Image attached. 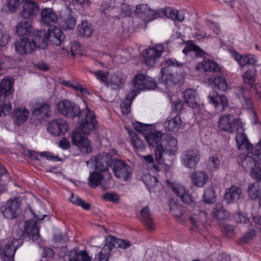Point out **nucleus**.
<instances>
[{
	"mask_svg": "<svg viewBox=\"0 0 261 261\" xmlns=\"http://www.w3.org/2000/svg\"><path fill=\"white\" fill-rule=\"evenodd\" d=\"M239 161L241 162L242 167L246 170H252L255 167L260 166L261 161L259 156L242 154L238 158Z\"/></svg>",
	"mask_w": 261,
	"mask_h": 261,
	"instance_id": "6ab92c4d",
	"label": "nucleus"
},
{
	"mask_svg": "<svg viewBox=\"0 0 261 261\" xmlns=\"http://www.w3.org/2000/svg\"><path fill=\"white\" fill-rule=\"evenodd\" d=\"M99 172L101 171H97L95 170L90 174L88 178V184L90 187L95 188L101 184L105 175Z\"/></svg>",
	"mask_w": 261,
	"mask_h": 261,
	"instance_id": "ea45409f",
	"label": "nucleus"
},
{
	"mask_svg": "<svg viewBox=\"0 0 261 261\" xmlns=\"http://www.w3.org/2000/svg\"><path fill=\"white\" fill-rule=\"evenodd\" d=\"M59 17L52 8H45L41 12V22L50 28L55 24H58Z\"/></svg>",
	"mask_w": 261,
	"mask_h": 261,
	"instance_id": "a211bd4d",
	"label": "nucleus"
},
{
	"mask_svg": "<svg viewBox=\"0 0 261 261\" xmlns=\"http://www.w3.org/2000/svg\"><path fill=\"white\" fill-rule=\"evenodd\" d=\"M39 224L34 220L25 221L24 231L21 232V236L26 233L33 241L37 240L39 237Z\"/></svg>",
	"mask_w": 261,
	"mask_h": 261,
	"instance_id": "aec40b11",
	"label": "nucleus"
},
{
	"mask_svg": "<svg viewBox=\"0 0 261 261\" xmlns=\"http://www.w3.org/2000/svg\"><path fill=\"white\" fill-rule=\"evenodd\" d=\"M92 73L95 75L96 78L101 83L107 84L108 83V74L106 72H103L101 70L97 71H92Z\"/></svg>",
	"mask_w": 261,
	"mask_h": 261,
	"instance_id": "e2e57ef3",
	"label": "nucleus"
},
{
	"mask_svg": "<svg viewBox=\"0 0 261 261\" xmlns=\"http://www.w3.org/2000/svg\"><path fill=\"white\" fill-rule=\"evenodd\" d=\"M201 69H203L205 72H217L220 70V68L216 62L210 60L206 61L204 60L197 65L196 69L197 71H200Z\"/></svg>",
	"mask_w": 261,
	"mask_h": 261,
	"instance_id": "c9c22d12",
	"label": "nucleus"
},
{
	"mask_svg": "<svg viewBox=\"0 0 261 261\" xmlns=\"http://www.w3.org/2000/svg\"><path fill=\"white\" fill-rule=\"evenodd\" d=\"M14 79L12 77H6L0 82V92L6 96L11 94L14 92Z\"/></svg>",
	"mask_w": 261,
	"mask_h": 261,
	"instance_id": "f704fd0d",
	"label": "nucleus"
},
{
	"mask_svg": "<svg viewBox=\"0 0 261 261\" xmlns=\"http://www.w3.org/2000/svg\"><path fill=\"white\" fill-rule=\"evenodd\" d=\"M242 190L237 186H232L225 191L224 199L227 203L237 201L241 197Z\"/></svg>",
	"mask_w": 261,
	"mask_h": 261,
	"instance_id": "7c9ffc66",
	"label": "nucleus"
},
{
	"mask_svg": "<svg viewBox=\"0 0 261 261\" xmlns=\"http://www.w3.org/2000/svg\"><path fill=\"white\" fill-rule=\"evenodd\" d=\"M80 126L75 128L71 134V141L73 145L81 143L87 139L90 132L97 125V121L93 112H88L84 119L78 121Z\"/></svg>",
	"mask_w": 261,
	"mask_h": 261,
	"instance_id": "f03ea898",
	"label": "nucleus"
},
{
	"mask_svg": "<svg viewBox=\"0 0 261 261\" xmlns=\"http://www.w3.org/2000/svg\"><path fill=\"white\" fill-rule=\"evenodd\" d=\"M30 115L29 111L25 107H20L14 111L12 114L13 120L17 125L25 122Z\"/></svg>",
	"mask_w": 261,
	"mask_h": 261,
	"instance_id": "cd10ccee",
	"label": "nucleus"
},
{
	"mask_svg": "<svg viewBox=\"0 0 261 261\" xmlns=\"http://www.w3.org/2000/svg\"><path fill=\"white\" fill-rule=\"evenodd\" d=\"M23 0H8L7 5L9 9L14 12L19 8L23 3Z\"/></svg>",
	"mask_w": 261,
	"mask_h": 261,
	"instance_id": "052dcab7",
	"label": "nucleus"
},
{
	"mask_svg": "<svg viewBox=\"0 0 261 261\" xmlns=\"http://www.w3.org/2000/svg\"><path fill=\"white\" fill-rule=\"evenodd\" d=\"M110 253H103L102 252H99L95 257L93 261H108Z\"/></svg>",
	"mask_w": 261,
	"mask_h": 261,
	"instance_id": "774afa93",
	"label": "nucleus"
},
{
	"mask_svg": "<svg viewBox=\"0 0 261 261\" xmlns=\"http://www.w3.org/2000/svg\"><path fill=\"white\" fill-rule=\"evenodd\" d=\"M47 32L48 41L56 45L61 44L65 39V36L62 30L58 27H51L50 28H48Z\"/></svg>",
	"mask_w": 261,
	"mask_h": 261,
	"instance_id": "b1692460",
	"label": "nucleus"
},
{
	"mask_svg": "<svg viewBox=\"0 0 261 261\" xmlns=\"http://www.w3.org/2000/svg\"><path fill=\"white\" fill-rule=\"evenodd\" d=\"M131 6L125 4L121 3L120 5V17H130L132 13Z\"/></svg>",
	"mask_w": 261,
	"mask_h": 261,
	"instance_id": "6e6d98bb",
	"label": "nucleus"
},
{
	"mask_svg": "<svg viewBox=\"0 0 261 261\" xmlns=\"http://www.w3.org/2000/svg\"><path fill=\"white\" fill-rule=\"evenodd\" d=\"M76 24V19L70 13H64L59 17L58 24L64 30L73 29Z\"/></svg>",
	"mask_w": 261,
	"mask_h": 261,
	"instance_id": "bb28decb",
	"label": "nucleus"
},
{
	"mask_svg": "<svg viewBox=\"0 0 261 261\" xmlns=\"http://www.w3.org/2000/svg\"><path fill=\"white\" fill-rule=\"evenodd\" d=\"M256 74V70L254 68L247 70L244 74V82L245 84L248 85L249 88H251L254 84Z\"/></svg>",
	"mask_w": 261,
	"mask_h": 261,
	"instance_id": "37998d69",
	"label": "nucleus"
},
{
	"mask_svg": "<svg viewBox=\"0 0 261 261\" xmlns=\"http://www.w3.org/2000/svg\"><path fill=\"white\" fill-rule=\"evenodd\" d=\"M165 66L161 70V76L160 79L161 83L166 86H170L177 84L179 82V79L175 73H171L170 68L172 67H179L182 65L174 58L166 59L163 63Z\"/></svg>",
	"mask_w": 261,
	"mask_h": 261,
	"instance_id": "39448f33",
	"label": "nucleus"
},
{
	"mask_svg": "<svg viewBox=\"0 0 261 261\" xmlns=\"http://www.w3.org/2000/svg\"><path fill=\"white\" fill-rule=\"evenodd\" d=\"M77 31L79 36L89 37L93 31V29L89 22L87 21H82L77 26Z\"/></svg>",
	"mask_w": 261,
	"mask_h": 261,
	"instance_id": "4c0bfd02",
	"label": "nucleus"
},
{
	"mask_svg": "<svg viewBox=\"0 0 261 261\" xmlns=\"http://www.w3.org/2000/svg\"><path fill=\"white\" fill-rule=\"evenodd\" d=\"M23 244L21 238L9 240L4 247L0 245V254H3V261H14V256L17 249Z\"/></svg>",
	"mask_w": 261,
	"mask_h": 261,
	"instance_id": "6e6552de",
	"label": "nucleus"
},
{
	"mask_svg": "<svg viewBox=\"0 0 261 261\" xmlns=\"http://www.w3.org/2000/svg\"><path fill=\"white\" fill-rule=\"evenodd\" d=\"M133 125L135 130L141 133L144 136L146 135L151 129H154L152 125L143 124L139 122H134L133 123Z\"/></svg>",
	"mask_w": 261,
	"mask_h": 261,
	"instance_id": "09e8293b",
	"label": "nucleus"
},
{
	"mask_svg": "<svg viewBox=\"0 0 261 261\" xmlns=\"http://www.w3.org/2000/svg\"><path fill=\"white\" fill-rule=\"evenodd\" d=\"M21 211L19 199L15 198L9 200L5 205L3 215L8 219H12L17 217Z\"/></svg>",
	"mask_w": 261,
	"mask_h": 261,
	"instance_id": "f8f14e48",
	"label": "nucleus"
},
{
	"mask_svg": "<svg viewBox=\"0 0 261 261\" xmlns=\"http://www.w3.org/2000/svg\"><path fill=\"white\" fill-rule=\"evenodd\" d=\"M31 40L35 45V48H45L48 42L47 32L44 30L37 31L31 38Z\"/></svg>",
	"mask_w": 261,
	"mask_h": 261,
	"instance_id": "5701e85b",
	"label": "nucleus"
},
{
	"mask_svg": "<svg viewBox=\"0 0 261 261\" xmlns=\"http://www.w3.org/2000/svg\"><path fill=\"white\" fill-rule=\"evenodd\" d=\"M51 113L50 105L45 102L36 103L31 115V119L36 124L41 123L45 119L49 117Z\"/></svg>",
	"mask_w": 261,
	"mask_h": 261,
	"instance_id": "1a4fd4ad",
	"label": "nucleus"
},
{
	"mask_svg": "<svg viewBox=\"0 0 261 261\" xmlns=\"http://www.w3.org/2000/svg\"><path fill=\"white\" fill-rule=\"evenodd\" d=\"M134 86L138 90H150L154 89L156 86V84L151 77L140 74L135 76Z\"/></svg>",
	"mask_w": 261,
	"mask_h": 261,
	"instance_id": "2eb2a0df",
	"label": "nucleus"
},
{
	"mask_svg": "<svg viewBox=\"0 0 261 261\" xmlns=\"http://www.w3.org/2000/svg\"><path fill=\"white\" fill-rule=\"evenodd\" d=\"M68 127L65 120L59 119L49 123L47 132L54 136H59L66 133L68 130Z\"/></svg>",
	"mask_w": 261,
	"mask_h": 261,
	"instance_id": "4be33fe9",
	"label": "nucleus"
},
{
	"mask_svg": "<svg viewBox=\"0 0 261 261\" xmlns=\"http://www.w3.org/2000/svg\"><path fill=\"white\" fill-rule=\"evenodd\" d=\"M39 10V6L36 3L32 1H27L23 4L20 15L24 19L31 21L38 13Z\"/></svg>",
	"mask_w": 261,
	"mask_h": 261,
	"instance_id": "4468645a",
	"label": "nucleus"
},
{
	"mask_svg": "<svg viewBox=\"0 0 261 261\" xmlns=\"http://www.w3.org/2000/svg\"><path fill=\"white\" fill-rule=\"evenodd\" d=\"M32 31V21L26 19L22 20L16 25V33L18 36L28 37Z\"/></svg>",
	"mask_w": 261,
	"mask_h": 261,
	"instance_id": "72a5a7b5",
	"label": "nucleus"
},
{
	"mask_svg": "<svg viewBox=\"0 0 261 261\" xmlns=\"http://www.w3.org/2000/svg\"><path fill=\"white\" fill-rule=\"evenodd\" d=\"M113 158L110 153L101 152L95 157V166L97 171L107 173V177L110 178L111 174L109 172V167H111Z\"/></svg>",
	"mask_w": 261,
	"mask_h": 261,
	"instance_id": "9d476101",
	"label": "nucleus"
},
{
	"mask_svg": "<svg viewBox=\"0 0 261 261\" xmlns=\"http://www.w3.org/2000/svg\"><path fill=\"white\" fill-rule=\"evenodd\" d=\"M249 145H248L247 147H244L242 149H239L240 150H243L247 149L248 150H251V152H249L251 155L255 156L256 155H257L259 156V155H261V144L260 142H258L255 146L253 147L252 145L251 144L248 142Z\"/></svg>",
	"mask_w": 261,
	"mask_h": 261,
	"instance_id": "864d4df0",
	"label": "nucleus"
},
{
	"mask_svg": "<svg viewBox=\"0 0 261 261\" xmlns=\"http://www.w3.org/2000/svg\"><path fill=\"white\" fill-rule=\"evenodd\" d=\"M208 101L220 111H223L228 106L227 97L223 95H219L215 90L211 91L208 96Z\"/></svg>",
	"mask_w": 261,
	"mask_h": 261,
	"instance_id": "412c9836",
	"label": "nucleus"
},
{
	"mask_svg": "<svg viewBox=\"0 0 261 261\" xmlns=\"http://www.w3.org/2000/svg\"><path fill=\"white\" fill-rule=\"evenodd\" d=\"M203 201L206 203H212L215 201V191L212 188L206 189L204 192Z\"/></svg>",
	"mask_w": 261,
	"mask_h": 261,
	"instance_id": "3c124183",
	"label": "nucleus"
},
{
	"mask_svg": "<svg viewBox=\"0 0 261 261\" xmlns=\"http://www.w3.org/2000/svg\"><path fill=\"white\" fill-rule=\"evenodd\" d=\"M159 10H163L165 13L164 15L160 16V17L166 16L174 21L178 22H182L185 19V12L183 11H178L172 8H164Z\"/></svg>",
	"mask_w": 261,
	"mask_h": 261,
	"instance_id": "c756f323",
	"label": "nucleus"
},
{
	"mask_svg": "<svg viewBox=\"0 0 261 261\" xmlns=\"http://www.w3.org/2000/svg\"><path fill=\"white\" fill-rule=\"evenodd\" d=\"M168 186L172 190V191L180 198L187 193L185 187L180 184L170 183L168 182Z\"/></svg>",
	"mask_w": 261,
	"mask_h": 261,
	"instance_id": "de8ad7c7",
	"label": "nucleus"
},
{
	"mask_svg": "<svg viewBox=\"0 0 261 261\" xmlns=\"http://www.w3.org/2000/svg\"><path fill=\"white\" fill-rule=\"evenodd\" d=\"M57 109L60 114L68 118L73 119L77 117L78 121L84 119L88 112H93L88 107H86L85 110H81L75 102L67 99L59 101L57 105Z\"/></svg>",
	"mask_w": 261,
	"mask_h": 261,
	"instance_id": "20e7f679",
	"label": "nucleus"
},
{
	"mask_svg": "<svg viewBox=\"0 0 261 261\" xmlns=\"http://www.w3.org/2000/svg\"><path fill=\"white\" fill-rule=\"evenodd\" d=\"M212 215L214 218L220 221L223 220L227 217V212L223 208L222 205L220 203L216 204L215 208L213 210Z\"/></svg>",
	"mask_w": 261,
	"mask_h": 261,
	"instance_id": "a18cd8bd",
	"label": "nucleus"
},
{
	"mask_svg": "<svg viewBox=\"0 0 261 261\" xmlns=\"http://www.w3.org/2000/svg\"><path fill=\"white\" fill-rule=\"evenodd\" d=\"M130 140L134 148L138 150L142 151L145 148L144 141L141 139L137 134L133 132H129Z\"/></svg>",
	"mask_w": 261,
	"mask_h": 261,
	"instance_id": "79ce46f5",
	"label": "nucleus"
},
{
	"mask_svg": "<svg viewBox=\"0 0 261 261\" xmlns=\"http://www.w3.org/2000/svg\"><path fill=\"white\" fill-rule=\"evenodd\" d=\"M194 51L197 55L201 56L203 53L199 47L195 44H192L186 45L182 50V53L187 55L189 52Z\"/></svg>",
	"mask_w": 261,
	"mask_h": 261,
	"instance_id": "5fc2aeb1",
	"label": "nucleus"
},
{
	"mask_svg": "<svg viewBox=\"0 0 261 261\" xmlns=\"http://www.w3.org/2000/svg\"><path fill=\"white\" fill-rule=\"evenodd\" d=\"M200 155L196 149H190L184 151L181 155V163L186 167L195 168L199 162Z\"/></svg>",
	"mask_w": 261,
	"mask_h": 261,
	"instance_id": "9b49d317",
	"label": "nucleus"
},
{
	"mask_svg": "<svg viewBox=\"0 0 261 261\" xmlns=\"http://www.w3.org/2000/svg\"><path fill=\"white\" fill-rule=\"evenodd\" d=\"M82 153H88L91 151L92 148L89 141L86 139L80 144L76 145Z\"/></svg>",
	"mask_w": 261,
	"mask_h": 261,
	"instance_id": "680f3d73",
	"label": "nucleus"
},
{
	"mask_svg": "<svg viewBox=\"0 0 261 261\" xmlns=\"http://www.w3.org/2000/svg\"><path fill=\"white\" fill-rule=\"evenodd\" d=\"M190 179L192 183L197 187H203L208 179L207 173L203 171H197L191 172Z\"/></svg>",
	"mask_w": 261,
	"mask_h": 261,
	"instance_id": "a878e982",
	"label": "nucleus"
},
{
	"mask_svg": "<svg viewBox=\"0 0 261 261\" xmlns=\"http://www.w3.org/2000/svg\"><path fill=\"white\" fill-rule=\"evenodd\" d=\"M153 129H151L146 135H144V138L150 146L157 148L162 140L164 139L165 134L160 131H153Z\"/></svg>",
	"mask_w": 261,
	"mask_h": 261,
	"instance_id": "393cba45",
	"label": "nucleus"
},
{
	"mask_svg": "<svg viewBox=\"0 0 261 261\" xmlns=\"http://www.w3.org/2000/svg\"><path fill=\"white\" fill-rule=\"evenodd\" d=\"M138 93V91L133 90L127 94L124 100L120 105L121 110L123 114L127 115L129 113L132 105V99H133Z\"/></svg>",
	"mask_w": 261,
	"mask_h": 261,
	"instance_id": "e433bc0d",
	"label": "nucleus"
},
{
	"mask_svg": "<svg viewBox=\"0 0 261 261\" xmlns=\"http://www.w3.org/2000/svg\"><path fill=\"white\" fill-rule=\"evenodd\" d=\"M164 51L163 45L159 44L146 50L144 55L145 63L148 66H153Z\"/></svg>",
	"mask_w": 261,
	"mask_h": 261,
	"instance_id": "dca6fc26",
	"label": "nucleus"
},
{
	"mask_svg": "<svg viewBox=\"0 0 261 261\" xmlns=\"http://www.w3.org/2000/svg\"><path fill=\"white\" fill-rule=\"evenodd\" d=\"M35 49V45L32 43L31 38L28 37H20L15 42V50L20 55L30 54Z\"/></svg>",
	"mask_w": 261,
	"mask_h": 261,
	"instance_id": "f3484780",
	"label": "nucleus"
},
{
	"mask_svg": "<svg viewBox=\"0 0 261 261\" xmlns=\"http://www.w3.org/2000/svg\"><path fill=\"white\" fill-rule=\"evenodd\" d=\"M118 240V238L112 236H109L106 239V244L103 246V249L108 251L111 250L117 244Z\"/></svg>",
	"mask_w": 261,
	"mask_h": 261,
	"instance_id": "603ef678",
	"label": "nucleus"
},
{
	"mask_svg": "<svg viewBox=\"0 0 261 261\" xmlns=\"http://www.w3.org/2000/svg\"><path fill=\"white\" fill-rule=\"evenodd\" d=\"M248 194L252 199H261V186L258 187L256 182L250 184L248 188Z\"/></svg>",
	"mask_w": 261,
	"mask_h": 261,
	"instance_id": "c03bdc74",
	"label": "nucleus"
},
{
	"mask_svg": "<svg viewBox=\"0 0 261 261\" xmlns=\"http://www.w3.org/2000/svg\"><path fill=\"white\" fill-rule=\"evenodd\" d=\"M169 206L170 212L173 216L178 218L182 216L181 206L178 204L174 200L170 201Z\"/></svg>",
	"mask_w": 261,
	"mask_h": 261,
	"instance_id": "8fccbe9b",
	"label": "nucleus"
},
{
	"mask_svg": "<svg viewBox=\"0 0 261 261\" xmlns=\"http://www.w3.org/2000/svg\"><path fill=\"white\" fill-rule=\"evenodd\" d=\"M185 103L190 108L198 111L201 108L199 95L197 92L192 89H186L183 93Z\"/></svg>",
	"mask_w": 261,
	"mask_h": 261,
	"instance_id": "ddd939ff",
	"label": "nucleus"
},
{
	"mask_svg": "<svg viewBox=\"0 0 261 261\" xmlns=\"http://www.w3.org/2000/svg\"><path fill=\"white\" fill-rule=\"evenodd\" d=\"M219 127L222 131L236 133V140L239 149L247 147L248 140L244 133L243 124L231 115L222 116L219 119Z\"/></svg>",
	"mask_w": 261,
	"mask_h": 261,
	"instance_id": "f257e3e1",
	"label": "nucleus"
},
{
	"mask_svg": "<svg viewBox=\"0 0 261 261\" xmlns=\"http://www.w3.org/2000/svg\"><path fill=\"white\" fill-rule=\"evenodd\" d=\"M111 168L117 178L123 181H127L130 178L132 168L124 161L116 158H113Z\"/></svg>",
	"mask_w": 261,
	"mask_h": 261,
	"instance_id": "423d86ee",
	"label": "nucleus"
},
{
	"mask_svg": "<svg viewBox=\"0 0 261 261\" xmlns=\"http://www.w3.org/2000/svg\"><path fill=\"white\" fill-rule=\"evenodd\" d=\"M124 80L121 75L113 74L107 85L114 90H119L123 85Z\"/></svg>",
	"mask_w": 261,
	"mask_h": 261,
	"instance_id": "a19ab883",
	"label": "nucleus"
},
{
	"mask_svg": "<svg viewBox=\"0 0 261 261\" xmlns=\"http://www.w3.org/2000/svg\"><path fill=\"white\" fill-rule=\"evenodd\" d=\"M231 54L234 59L237 61L241 68L247 65H254L255 60L251 55H241L236 50L231 51Z\"/></svg>",
	"mask_w": 261,
	"mask_h": 261,
	"instance_id": "473e14b6",
	"label": "nucleus"
},
{
	"mask_svg": "<svg viewBox=\"0 0 261 261\" xmlns=\"http://www.w3.org/2000/svg\"><path fill=\"white\" fill-rule=\"evenodd\" d=\"M177 148V139L171 136L165 135L160 144L154 149V155L156 162L160 164H164L166 155H174Z\"/></svg>",
	"mask_w": 261,
	"mask_h": 261,
	"instance_id": "7ed1b4c3",
	"label": "nucleus"
},
{
	"mask_svg": "<svg viewBox=\"0 0 261 261\" xmlns=\"http://www.w3.org/2000/svg\"><path fill=\"white\" fill-rule=\"evenodd\" d=\"M250 175L252 177L257 179L256 184L258 187L261 186V168L259 166L255 167L251 170Z\"/></svg>",
	"mask_w": 261,
	"mask_h": 261,
	"instance_id": "bf43d9fd",
	"label": "nucleus"
},
{
	"mask_svg": "<svg viewBox=\"0 0 261 261\" xmlns=\"http://www.w3.org/2000/svg\"><path fill=\"white\" fill-rule=\"evenodd\" d=\"M214 83L218 88L221 90L225 91L227 88V84L225 78L222 76H219L215 78Z\"/></svg>",
	"mask_w": 261,
	"mask_h": 261,
	"instance_id": "4d7b16f0",
	"label": "nucleus"
},
{
	"mask_svg": "<svg viewBox=\"0 0 261 261\" xmlns=\"http://www.w3.org/2000/svg\"><path fill=\"white\" fill-rule=\"evenodd\" d=\"M135 13L138 17L145 21L150 22L164 15L163 10H154L151 9L146 4H139L136 6Z\"/></svg>",
	"mask_w": 261,
	"mask_h": 261,
	"instance_id": "0eeeda50",
	"label": "nucleus"
},
{
	"mask_svg": "<svg viewBox=\"0 0 261 261\" xmlns=\"http://www.w3.org/2000/svg\"><path fill=\"white\" fill-rule=\"evenodd\" d=\"M69 201L75 205L81 206L85 210H89L90 208V204L89 203H86L78 196H74L73 193L71 194Z\"/></svg>",
	"mask_w": 261,
	"mask_h": 261,
	"instance_id": "49530a36",
	"label": "nucleus"
},
{
	"mask_svg": "<svg viewBox=\"0 0 261 261\" xmlns=\"http://www.w3.org/2000/svg\"><path fill=\"white\" fill-rule=\"evenodd\" d=\"M180 199L187 205H190L191 207L195 206V202L191 197V196L187 192L180 198Z\"/></svg>",
	"mask_w": 261,
	"mask_h": 261,
	"instance_id": "69168bd1",
	"label": "nucleus"
},
{
	"mask_svg": "<svg viewBox=\"0 0 261 261\" xmlns=\"http://www.w3.org/2000/svg\"><path fill=\"white\" fill-rule=\"evenodd\" d=\"M141 220L149 230H152L154 227L153 217L148 206L142 208L140 212Z\"/></svg>",
	"mask_w": 261,
	"mask_h": 261,
	"instance_id": "c85d7f7f",
	"label": "nucleus"
},
{
	"mask_svg": "<svg viewBox=\"0 0 261 261\" xmlns=\"http://www.w3.org/2000/svg\"><path fill=\"white\" fill-rule=\"evenodd\" d=\"M181 119L179 115L177 114L174 118L164 123V126L167 131H173L178 129L181 126Z\"/></svg>",
	"mask_w": 261,
	"mask_h": 261,
	"instance_id": "58836bf2",
	"label": "nucleus"
},
{
	"mask_svg": "<svg viewBox=\"0 0 261 261\" xmlns=\"http://www.w3.org/2000/svg\"><path fill=\"white\" fill-rule=\"evenodd\" d=\"M220 165V161L216 156H211L208 161V166L212 170L217 169Z\"/></svg>",
	"mask_w": 261,
	"mask_h": 261,
	"instance_id": "0e129e2a",
	"label": "nucleus"
},
{
	"mask_svg": "<svg viewBox=\"0 0 261 261\" xmlns=\"http://www.w3.org/2000/svg\"><path fill=\"white\" fill-rule=\"evenodd\" d=\"M206 23L207 26L210 29L212 30L215 34H219V33L220 32V29L218 23L210 20H206Z\"/></svg>",
	"mask_w": 261,
	"mask_h": 261,
	"instance_id": "338daca9",
	"label": "nucleus"
},
{
	"mask_svg": "<svg viewBox=\"0 0 261 261\" xmlns=\"http://www.w3.org/2000/svg\"><path fill=\"white\" fill-rule=\"evenodd\" d=\"M248 92L247 88L241 87L237 88L236 90V93L242 102V107L246 109L253 111L252 102L246 95Z\"/></svg>",
	"mask_w": 261,
	"mask_h": 261,
	"instance_id": "2f4dec72",
	"label": "nucleus"
},
{
	"mask_svg": "<svg viewBox=\"0 0 261 261\" xmlns=\"http://www.w3.org/2000/svg\"><path fill=\"white\" fill-rule=\"evenodd\" d=\"M102 198L105 201L114 203H118L120 200L119 195L114 193L107 192L102 195Z\"/></svg>",
	"mask_w": 261,
	"mask_h": 261,
	"instance_id": "13d9d810",
	"label": "nucleus"
}]
</instances>
